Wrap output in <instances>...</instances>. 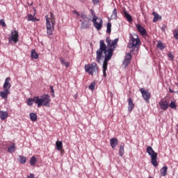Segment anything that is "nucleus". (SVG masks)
Here are the masks:
<instances>
[{
	"instance_id": "obj_3",
	"label": "nucleus",
	"mask_w": 178,
	"mask_h": 178,
	"mask_svg": "<svg viewBox=\"0 0 178 178\" xmlns=\"http://www.w3.org/2000/svg\"><path fill=\"white\" fill-rule=\"evenodd\" d=\"M35 104H37L38 108L40 106H49L51 104V97L48 94L43 95L40 97H35Z\"/></svg>"
},
{
	"instance_id": "obj_31",
	"label": "nucleus",
	"mask_w": 178,
	"mask_h": 178,
	"mask_svg": "<svg viewBox=\"0 0 178 178\" xmlns=\"http://www.w3.org/2000/svg\"><path fill=\"white\" fill-rule=\"evenodd\" d=\"M59 59L61 65H64L65 67H69L70 66V64H69V62L65 61V60L62 57H60Z\"/></svg>"
},
{
	"instance_id": "obj_34",
	"label": "nucleus",
	"mask_w": 178,
	"mask_h": 178,
	"mask_svg": "<svg viewBox=\"0 0 178 178\" xmlns=\"http://www.w3.org/2000/svg\"><path fill=\"white\" fill-rule=\"evenodd\" d=\"M26 156L23 155L19 156V162L22 163V165L24 164V163L26 162Z\"/></svg>"
},
{
	"instance_id": "obj_8",
	"label": "nucleus",
	"mask_w": 178,
	"mask_h": 178,
	"mask_svg": "<svg viewBox=\"0 0 178 178\" xmlns=\"http://www.w3.org/2000/svg\"><path fill=\"white\" fill-rule=\"evenodd\" d=\"M8 41L10 44H12V42L16 44L17 41H19V32H17V31H14L11 33V37L8 38Z\"/></svg>"
},
{
	"instance_id": "obj_37",
	"label": "nucleus",
	"mask_w": 178,
	"mask_h": 178,
	"mask_svg": "<svg viewBox=\"0 0 178 178\" xmlns=\"http://www.w3.org/2000/svg\"><path fill=\"white\" fill-rule=\"evenodd\" d=\"M89 90H95V82H92L89 85Z\"/></svg>"
},
{
	"instance_id": "obj_12",
	"label": "nucleus",
	"mask_w": 178,
	"mask_h": 178,
	"mask_svg": "<svg viewBox=\"0 0 178 178\" xmlns=\"http://www.w3.org/2000/svg\"><path fill=\"white\" fill-rule=\"evenodd\" d=\"M129 49V54H134V55H137L138 54V50L140 49V45H131L128 46Z\"/></svg>"
},
{
	"instance_id": "obj_7",
	"label": "nucleus",
	"mask_w": 178,
	"mask_h": 178,
	"mask_svg": "<svg viewBox=\"0 0 178 178\" xmlns=\"http://www.w3.org/2000/svg\"><path fill=\"white\" fill-rule=\"evenodd\" d=\"M140 92L142 94L143 99H145L147 104H149V99H151V92L149 90H145L144 88H140Z\"/></svg>"
},
{
	"instance_id": "obj_49",
	"label": "nucleus",
	"mask_w": 178,
	"mask_h": 178,
	"mask_svg": "<svg viewBox=\"0 0 178 178\" xmlns=\"http://www.w3.org/2000/svg\"><path fill=\"white\" fill-rule=\"evenodd\" d=\"M169 91H170V92H174L175 93V90H172L171 88H169Z\"/></svg>"
},
{
	"instance_id": "obj_30",
	"label": "nucleus",
	"mask_w": 178,
	"mask_h": 178,
	"mask_svg": "<svg viewBox=\"0 0 178 178\" xmlns=\"http://www.w3.org/2000/svg\"><path fill=\"white\" fill-rule=\"evenodd\" d=\"M29 118L32 122H35L37 120V113H31L29 114Z\"/></svg>"
},
{
	"instance_id": "obj_43",
	"label": "nucleus",
	"mask_w": 178,
	"mask_h": 178,
	"mask_svg": "<svg viewBox=\"0 0 178 178\" xmlns=\"http://www.w3.org/2000/svg\"><path fill=\"white\" fill-rule=\"evenodd\" d=\"M50 90H51V92L53 94L52 96L55 97V95L54 94L55 92V91L54 90V86H50Z\"/></svg>"
},
{
	"instance_id": "obj_26",
	"label": "nucleus",
	"mask_w": 178,
	"mask_h": 178,
	"mask_svg": "<svg viewBox=\"0 0 178 178\" xmlns=\"http://www.w3.org/2000/svg\"><path fill=\"white\" fill-rule=\"evenodd\" d=\"M152 15L153 16H154L153 19L154 23H156V22H158V20H160L162 19V17L159 16V15H158V13H156V12H153Z\"/></svg>"
},
{
	"instance_id": "obj_29",
	"label": "nucleus",
	"mask_w": 178,
	"mask_h": 178,
	"mask_svg": "<svg viewBox=\"0 0 178 178\" xmlns=\"http://www.w3.org/2000/svg\"><path fill=\"white\" fill-rule=\"evenodd\" d=\"M118 154H119V156H122L123 155H124V145H120V149H119Z\"/></svg>"
},
{
	"instance_id": "obj_23",
	"label": "nucleus",
	"mask_w": 178,
	"mask_h": 178,
	"mask_svg": "<svg viewBox=\"0 0 178 178\" xmlns=\"http://www.w3.org/2000/svg\"><path fill=\"white\" fill-rule=\"evenodd\" d=\"M39 55L35 51V49H32L31 53V58H32V59H38L39 58Z\"/></svg>"
},
{
	"instance_id": "obj_50",
	"label": "nucleus",
	"mask_w": 178,
	"mask_h": 178,
	"mask_svg": "<svg viewBox=\"0 0 178 178\" xmlns=\"http://www.w3.org/2000/svg\"><path fill=\"white\" fill-rule=\"evenodd\" d=\"M157 45H162V42H159L157 43Z\"/></svg>"
},
{
	"instance_id": "obj_16",
	"label": "nucleus",
	"mask_w": 178,
	"mask_h": 178,
	"mask_svg": "<svg viewBox=\"0 0 178 178\" xmlns=\"http://www.w3.org/2000/svg\"><path fill=\"white\" fill-rule=\"evenodd\" d=\"M10 94V90H3L0 92V97L3 99H6L8 98V95Z\"/></svg>"
},
{
	"instance_id": "obj_33",
	"label": "nucleus",
	"mask_w": 178,
	"mask_h": 178,
	"mask_svg": "<svg viewBox=\"0 0 178 178\" xmlns=\"http://www.w3.org/2000/svg\"><path fill=\"white\" fill-rule=\"evenodd\" d=\"M34 102H35V97H34L33 99L29 98L27 99V105H29V106H31V105H33Z\"/></svg>"
},
{
	"instance_id": "obj_15",
	"label": "nucleus",
	"mask_w": 178,
	"mask_h": 178,
	"mask_svg": "<svg viewBox=\"0 0 178 178\" xmlns=\"http://www.w3.org/2000/svg\"><path fill=\"white\" fill-rule=\"evenodd\" d=\"M119 42V38H116L115 40H111V38H107L106 40V42L108 45H116Z\"/></svg>"
},
{
	"instance_id": "obj_24",
	"label": "nucleus",
	"mask_w": 178,
	"mask_h": 178,
	"mask_svg": "<svg viewBox=\"0 0 178 178\" xmlns=\"http://www.w3.org/2000/svg\"><path fill=\"white\" fill-rule=\"evenodd\" d=\"M56 147L57 151H60V149L63 148V143H62V141L57 140L56 142Z\"/></svg>"
},
{
	"instance_id": "obj_25",
	"label": "nucleus",
	"mask_w": 178,
	"mask_h": 178,
	"mask_svg": "<svg viewBox=\"0 0 178 178\" xmlns=\"http://www.w3.org/2000/svg\"><path fill=\"white\" fill-rule=\"evenodd\" d=\"M28 22H39L40 19L34 17V16L31 14L28 15L27 16Z\"/></svg>"
},
{
	"instance_id": "obj_9",
	"label": "nucleus",
	"mask_w": 178,
	"mask_h": 178,
	"mask_svg": "<svg viewBox=\"0 0 178 178\" xmlns=\"http://www.w3.org/2000/svg\"><path fill=\"white\" fill-rule=\"evenodd\" d=\"M131 62V53H127L125 55V58L123 60V65L124 67H127L129 63Z\"/></svg>"
},
{
	"instance_id": "obj_4",
	"label": "nucleus",
	"mask_w": 178,
	"mask_h": 178,
	"mask_svg": "<svg viewBox=\"0 0 178 178\" xmlns=\"http://www.w3.org/2000/svg\"><path fill=\"white\" fill-rule=\"evenodd\" d=\"M84 69L85 72L90 76H94V74H98V73H99V67L97 63L85 65Z\"/></svg>"
},
{
	"instance_id": "obj_36",
	"label": "nucleus",
	"mask_w": 178,
	"mask_h": 178,
	"mask_svg": "<svg viewBox=\"0 0 178 178\" xmlns=\"http://www.w3.org/2000/svg\"><path fill=\"white\" fill-rule=\"evenodd\" d=\"M111 29H112V24L108 23L107 24V31H106L108 34H111V31H112Z\"/></svg>"
},
{
	"instance_id": "obj_38",
	"label": "nucleus",
	"mask_w": 178,
	"mask_h": 178,
	"mask_svg": "<svg viewBox=\"0 0 178 178\" xmlns=\"http://www.w3.org/2000/svg\"><path fill=\"white\" fill-rule=\"evenodd\" d=\"M170 108H171V109H176V103L175 102H171L170 104Z\"/></svg>"
},
{
	"instance_id": "obj_17",
	"label": "nucleus",
	"mask_w": 178,
	"mask_h": 178,
	"mask_svg": "<svg viewBox=\"0 0 178 178\" xmlns=\"http://www.w3.org/2000/svg\"><path fill=\"white\" fill-rule=\"evenodd\" d=\"M110 144H111V147L113 148H116V146L118 144V138H113L110 140Z\"/></svg>"
},
{
	"instance_id": "obj_51",
	"label": "nucleus",
	"mask_w": 178,
	"mask_h": 178,
	"mask_svg": "<svg viewBox=\"0 0 178 178\" xmlns=\"http://www.w3.org/2000/svg\"><path fill=\"white\" fill-rule=\"evenodd\" d=\"M177 127H178V124H177Z\"/></svg>"
},
{
	"instance_id": "obj_13",
	"label": "nucleus",
	"mask_w": 178,
	"mask_h": 178,
	"mask_svg": "<svg viewBox=\"0 0 178 178\" xmlns=\"http://www.w3.org/2000/svg\"><path fill=\"white\" fill-rule=\"evenodd\" d=\"M141 44V41L138 38V35H136V38L131 37L130 44L131 45H140Z\"/></svg>"
},
{
	"instance_id": "obj_45",
	"label": "nucleus",
	"mask_w": 178,
	"mask_h": 178,
	"mask_svg": "<svg viewBox=\"0 0 178 178\" xmlns=\"http://www.w3.org/2000/svg\"><path fill=\"white\" fill-rule=\"evenodd\" d=\"M81 17L82 19H87V15H86V14L81 13Z\"/></svg>"
},
{
	"instance_id": "obj_41",
	"label": "nucleus",
	"mask_w": 178,
	"mask_h": 178,
	"mask_svg": "<svg viewBox=\"0 0 178 178\" xmlns=\"http://www.w3.org/2000/svg\"><path fill=\"white\" fill-rule=\"evenodd\" d=\"M156 48L161 51H163L165 49V45H156Z\"/></svg>"
},
{
	"instance_id": "obj_19",
	"label": "nucleus",
	"mask_w": 178,
	"mask_h": 178,
	"mask_svg": "<svg viewBox=\"0 0 178 178\" xmlns=\"http://www.w3.org/2000/svg\"><path fill=\"white\" fill-rule=\"evenodd\" d=\"M134 108V104L133 103V99H131V98H129L128 99V111H129V112H131L133 111Z\"/></svg>"
},
{
	"instance_id": "obj_20",
	"label": "nucleus",
	"mask_w": 178,
	"mask_h": 178,
	"mask_svg": "<svg viewBox=\"0 0 178 178\" xmlns=\"http://www.w3.org/2000/svg\"><path fill=\"white\" fill-rule=\"evenodd\" d=\"M16 151V145L15 143H11L8 148V152L12 154V152H15Z\"/></svg>"
},
{
	"instance_id": "obj_39",
	"label": "nucleus",
	"mask_w": 178,
	"mask_h": 178,
	"mask_svg": "<svg viewBox=\"0 0 178 178\" xmlns=\"http://www.w3.org/2000/svg\"><path fill=\"white\" fill-rule=\"evenodd\" d=\"M168 56L170 60H175V56L172 54V52H170L168 54Z\"/></svg>"
},
{
	"instance_id": "obj_44",
	"label": "nucleus",
	"mask_w": 178,
	"mask_h": 178,
	"mask_svg": "<svg viewBox=\"0 0 178 178\" xmlns=\"http://www.w3.org/2000/svg\"><path fill=\"white\" fill-rule=\"evenodd\" d=\"M94 5H98L99 3V0H92Z\"/></svg>"
},
{
	"instance_id": "obj_1",
	"label": "nucleus",
	"mask_w": 178,
	"mask_h": 178,
	"mask_svg": "<svg viewBox=\"0 0 178 178\" xmlns=\"http://www.w3.org/2000/svg\"><path fill=\"white\" fill-rule=\"evenodd\" d=\"M116 49V45H100L96 51V61L101 63V60L104 59L103 63H108L113 55V51Z\"/></svg>"
},
{
	"instance_id": "obj_2",
	"label": "nucleus",
	"mask_w": 178,
	"mask_h": 178,
	"mask_svg": "<svg viewBox=\"0 0 178 178\" xmlns=\"http://www.w3.org/2000/svg\"><path fill=\"white\" fill-rule=\"evenodd\" d=\"M45 19L47 34L48 35H52V33L55 30V15L50 13V17L46 15Z\"/></svg>"
},
{
	"instance_id": "obj_47",
	"label": "nucleus",
	"mask_w": 178,
	"mask_h": 178,
	"mask_svg": "<svg viewBox=\"0 0 178 178\" xmlns=\"http://www.w3.org/2000/svg\"><path fill=\"white\" fill-rule=\"evenodd\" d=\"M99 44L100 45H105V42L104 40H100Z\"/></svg>"
},
{
	"instance_id": "obj_5",
	"label": "nucleus",
	"mask_w": 178,
	"mask_h": 178,
	"mask_svg": "<svg viewBox=\"0 0 178 178\" xmlns=\"http://www.w3.org/2000/svg\"><path fill=\"white\" fill-rule=\"evenodd\" d=\"M147 152L151 158L152 165L156 168V166H158V161L156 160L158 158V153L155 152V151H154V149H152V147L151 146H148L147 147Z\"/></svg>"
},
{
	"instance_id": "obj_35",
	"label": "nucleus",
	"mask_w": 178,
	"mask_h": 178,
	"mask_svg": "<svg viewBox=\"0 0 178 178\" xmlns=\"http://www.w3.org/2000/svg\"><path fill=\"white\" fill-rule=\"evenodd\" d=\"M111 19H118V10H116V8H114V10H113Z\"/></svg>"
},
{
	"instance_id": "obj_42",
	"label": "nucleus",
	"mask_w": 178,
	"mask_h": 178,
	"mask_svg": "<svg viewBox=\"0 0 178 178\" xmlns=\"http://www.w3.org/2000/svg\"><path fill=\"white\" fill-rule=\"evenodd\" d=\"M90 12L92 13V16H93V19H95V17H98L97 15H95V13L94 12V10H90Z\"/></svg>"
},
{
	"instance_id": "obj_10",
	"label": "nucleus",
	"mask_w": 178,
	"mask_h": 178,
	"mask_svg": "<svg viewBox=\"0 0 178 178\" xmlns=\"http://www.w3.org/2000/svg\"><path fill=\"white\" fill-rule=\"evenodd\" d=\"M159 105L163 111H166V109L169 108V102H168V100L161 99L159 102Z\"/></svg>"
},
{
	"instance_id": "obj_11",
	"label": "nucleus",
	"mask_w": 178,
	"mask_h": 178,
	"mask_svg": "<svg viewBox=\"0 0 178 178\" xmlns=\"http://www.w3.org/2000/svg\"><path fill=\"white\" fill-rule=\"evenodd\" d=\"M10 87H12V85H10V77H7L5 79L3 88L6 91H9V90H10Z\"/></svg>"
},
{
	"instance_id": "obj_6",
	"label": "nucleus",
	"mask_w": 178,
	"mask_h": 178,
	"mask_svg": "<svg viewBox=\"0 0 178 178\" xmlns=\"http://www.w3.org/2000/svg\"><path fill=\"white\" fill-rule=\"evenodd\" d=\"M92 22L94 27L96 28L98 31L102 29V26L104 24V21H102V19L99 17H95L92 18Z\"/></svg>"
},
{
	"instance_id": "obj_46",
	"label": "nucleus",
	"mask_w": 178,
	"mask_h": 178,
	"mask_svg": "<svg viewBox=\"0 0 178 178\" xmlns=\"http://www.w3.org/2000/svg\"><path fill=\"white\" fill-rule=\"evenodd\" d=\"M73 13H74L75 15H76V16H80V13L79 12H77L76 10H74L73 11Z\"/></svg>"
},
{
	"instance_id": "obj_22",
	"label": "nucleus",
	"mask_w": 178,
	"mask_h": 178,
	"mask_svg": "<svg viewBox=\"0 0 178 178\" xmlns=\"http://www.w3.org/2000/svg\"><path fill=\"white\" fill-rule=\"evenodd\" d=\"M8 116H9V115L8 114V112L3 111H0L1 120H5V119H6V118H8Z\"/></svg>"
},
{
	"instance_id": "obj_27",
	"label": "nucleus",
	"mask_w": 178,
	"mask_h": 178,
	"mask_svg": "<svg viewBox=\"0 0 178 178\" xmlns=\"http://www.w3.org/2000/svg\"><path fill=\"white\" fill-rule=\"evenodd\" d=\"M160 172H161V176H163V177L166 176V174L168 173V166H164V167H163V168L160 170Z\"/></svg>"
},
{
	"instance_id": "obj_32",
	"label": "nucleus",
	"mask_w": 178,
	"mask_h": 178,
	"mask_svg": "<svg viewBox=\"0 0 178 178\" xmlns=\"http://www.w3.org/2000/svg\"><path fill=\"white\" fill-rule=\"evenodd\" d=\"M37 163V158L35 156H32L30 159V165L31 166H34Z\"/></svg>"
},
{
	"instance_id": "obj_40",
	"label": "nucleus",
	"mask_w": 178,
	"mask_h": 178,
	"mask_svg": "<svg viewBox=\"0 0 178 178\" xmlns=\"http://www.w3.org/2000/svg\"><path fill=\"white\" fill-rule=\"evenodd\" d=\"M0 26H2V27H6V24L5 23V19H0Z\"/></svg>"
},
{
	"instance_id": "obj_14",
	"label": "nucleus",
	"mask_w": 178,
	"mask_h": 178,
	"mask_svg": "<svg viewBox=\"0 0 178 178\" xmlns=\"http://www.w3.org/2000/svg\"><path fill=\"white\" fill-rule=\"evenodd\" d=\"M138 31L140 33V34H141V35H143V37H147V30H145L144 29V27H143V26L141 25H136Z\"/></svg>"
},
{
	"instance_id": "obj_28",
	"label": "nucleus",
	"mask_w": 178,
	"mask_h": 178,
	"mask_svg": "<svg viewBox=\"0 0 178 178\" xmlns=\"http://www.w3.org/2000/svg\"><path fill=\"white\" fill-rule=\"evenodd\" d=\"M103 76L104 77H106V70L108 69V63H103Z\"/></svg>"
},
{
	"instance_id": "obj_21",
	"label": "nucleus",
	"mask_w": 178,
	"mask_h": 178,
	"mask_svg": "<svg viewBox=\"0 0 178 178\" xmlns=\"http://www.w3.org/2000/svg\"><path fill=\"white\" fill-rule=\"evenodd\" d=\"M123 12L126 19L129 22V23H131L133 22V17L131 15H130V14H129L126 10H124Z\"/></svg>"
},
{
	"instance_id": "obj_48",
	"label": "nucleus",
	"mask_w": 178,
	"mask_h": 178,
	"mask_svg": "<svg viewBox=\"0 0 178 178\" xmlns=\"http://www.w3.org/2000/svg\"><path fill=\"white\" fill-rule=\"evenodd\" d=\"M29 178H34V175L31 174L29 177Z\"/></svg>"
},
{
	"instance_id": "obj_18",
	"label": "nucleus",
	"mask_w": 178,
	"mask_h": 178,
	"mask_svg": "<svg viewBox=\"0 0 178 178\" xmlns=\"http://www.w3.org/2000/svg\"><path fill=\"white\" fill-rule=\"evenodd\" d=\"M80 22H81L82 29H88V27H90V21H87L86 19L83 21L81 19Z\"/></svg>"
}]
</instances>
